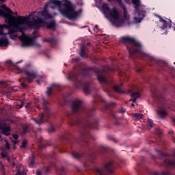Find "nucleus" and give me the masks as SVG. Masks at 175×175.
<instances>
[{
    "mask_svg": "<svg viewBox=\"0 0 175 175\" xmlns=\"http://www.w3.org/2000/svg\"><path fill=\"white\" fill-rule=\"evenodd\" d=\"M9 46V40L6 38L0 39V47H8Z\"/></svg>",
    "mask_w": 175,
    "mask_h": 175,
    "instance_id": "5701e85b",
    "label": "nucleus"
},
{
    "mask_svg": "<svg viewBox=\"0 0 175 175\" xmlns=\"http://www.w3.org/2000/svg\"><path fill=\"white\" fill-rule=\"evenodd\" d=\"M23 133H28L29 132V127L27 125H24L22 129Z\"/></svg>",
    "mask_w": 175,
    "mask_h": 175,
    "instance_id": "2f4dec72",
    "label": "nucleus"
},
{
    "mask_svg": "<svg viewBox=\"0 0 175 175\" xmlns=\"http://www.w3.org/2000/svg\"><path fill=\"white\" fill-rule=\"evenodd\" d=\"M34 38H29L27 40H23L22 42V47H29V46H33Z\"/></svg>",
    "mask_w": 175,
    "mask_h": 175,
    "instance_id": "6ab92c4d",
    "label": "nucleus"
},
{
    "mask_svg": "<svg viewBox=\"0 0 175 175\" xmlns=\"http://www.w3.org/2000/svg\"><path fill=\"white\" fill-rule=\"evenodd\" d=\"M6 24L3 25V30L4 28L9 29L8 35H13L16 32L24 33V27H21L20 25H27L29 28L32 29H36L39 27V22L35 20L33 12L27 16H19L18 18L12 16V19ZM5 34L8 35V33Z\"/></svg>",
    "mask_w": 175,
    "mask_h": 175,
    "instance_id": "f03ea898",
    "label": "nucleus"
},
{
    "mask_svg": "<svg viewBox=\"0 0 175 175\" xmlns=\"http://www.w3.org/2000/svg\"><path fill=\"white\" fill-rule=\"evenodd\" d=\"M36 175H42V172H40V170H37Z\"/></svg>",
    "mask_w": 175,
    "mask_h": 175,
    "instance_id": "864d4df0",
    "label": "nucleus"
},
{
    "mask_svg": "<svg viewBox=\"0 0 175 175\" xmlns=\"http://www.w3.org/2000/svg\"><path fill=\"white\" fill-rule=\"evenodd\" d=\"M50 172V168H46L45 171V174H47Z\"/></svg>",
    "mask_w": 175,
    "mask_h": 175,
    "instance_id": "5fc2aeb1",
    "label": "nucleus"
},
{
    "mask_svg": "<svg viewBox=\"0 0 175 175\" xmlns=\"http://www.w3.org/2000/svg\"><path fill=\"white\" fill-rule=\"evenodd\" d=\"M150 92H152V95L155 99H158L162 96L161 92H159V90L155 88L152 85H151Z\"/></svg>",
    "mask_w": 175,
    "mask_h": 175,
    "instance_id": "dca6fc26",
    "label": "nucleus"
},
{
    "mask_svg": "<svg viewBox=\"0 0 175 175\" xmlns=\"http://www.w3.org/2000/svg\"><path fill=\"white\" fill-rule=\"evenodd\" d=\"M53 90H59V85L53 83L51 87L47 88V96H51V95H53Z\"/></svg>",
    "mask_w": 175,
    "mask_h": 175,
    "instance_id": "aec40b11",
    "label": "nucleus"
},
{
    "mask_svg": "<svg viewBox=\"0 0 175 175\" xmlns=\"http://www.w3.org/2000/svg\"><path fill=\"white\" fill-rule=\"evenodd\" d=\"M19 107H20V109L24 107V104H23V103L21 104V105H19Z\"/></svg>",
    "mask_w": 175,
    "mask_h": 175,
    "instance_id": "13d9d810",
    "label": "nucleus"
},
{
    "mask_svg": "<svg viewBox=\"0 0 175 175\" xmlns=\"http://www.w3.org/2000/svg\"><path fill=\"white\" fill-rule=\"evenodd\" d=\"M155 133L157 135H159V136H161L162 135V131L159 129H157L155 130Z\"/></svg>",
    "mask_w": 175,
    "mask_h": 175,
    "instance_id": "a19ab883",
    "label": "nucleus"
},
{
    "mask_svg": "<svg viewBox=\"0 0 175 175\" xmlns=\"http://www.w3.org/2000/svg\"><path fill=\"white\" fill-rule=\"evenodd\" d=\"M91 70L92 69L86 68L83 69L80 73L70 72L67 79L69 81H72L76 88H83L85 94H90L91 85L90 83L84 80V77L85 76H91Z\"/></svg>",
    "mask_w": 175,
    "mask_h": 175,
    "instance_id": "7ed1b4c3",
    "label": "nucleus"
},
{
    "mask_svg": "<svg viewBox=\"0 0 175 175\" xmlns=\"http://www.w3.org/2000/svg\"><path fill=\"white\" fill-rule=\"evenodd\" d=\"M38 14H41L42 17H44V18L49 19V18H53V16H51V14H49V11L44 8V10L39 12Z\"/></svg>",
    "mask_w": 175,
    "mask_h": 175,
    "instance_id": "4be33fe9",
    "label": "nucleus"
},
{
    "mask_svg": "<svg viewBox=\"0 0 175 175\" xmlns=\"http://www.w3.org/2000/svg\"><path fill=\"white\" fill-rule=\"evenodd\" d=\"M1 157L2 158H8V153H6V152H1Z\"/></svg>",
    "mask_w": 175,
    "mask_h": 175,
    "instance_id": "09e8293b",
    "label": "nucleus"
},
{
    "mask_svg": "<svg viewBox=\"0 0 175 175\" xmlns=\"http://www.w3.org/2000/svg\"><path fill=\"white\" fill-rule=\"evenodd\" d=\"M42 40L43 42H46L47 43H50L52 47H54L55 46L57 45V43H58V40H57V38H55L53 37L44 38Z\"/></svg>",
    "mask_w": 175,
    "mask_h": 175,
    "instance_id": "f3484780",
    "label": "nucleus"
},
{
    "mask_svg": "<svg viewBox=\"0 0 175 175\" xmlns=\"http://www.w3.org/2000/svg\"><path fill=\"white\" fill-rule=\"evenodd\" d=\"M116 2L118 3L120 8L123 10L124 12V18H126L128 16V11L126 10V7H125V5L124 3H122V0H116ZM108 2H111V0H108Z\"/></svg>",
    "mask_w": 175,
    "mask_h": 175,
    "instance_id": "a211bd4d",
    "label": "nucleus"
},
{
    "mask_svg": "<svg viewBox=\"0 0 175 175\" xmlns=\"http://www.w3.org/2000/svg\"><path fill=\"white\" fill-rule=\"evenodd\" d=\"M122 85L123 84L121 83L120 85L113 86L114 91H116V92H119L120 94H124Z\"/></svg>",
    "mask_w": 175,
    "mask_h": 175,
    "instance_id": "a878e982",
    "label": "nucleus"
},
{
    "mask_svg": "<svg viewBox=\"0 0 175 175\" xmlns=\"http://www.w3.org/2000/svg\"><path fill=\"white\" fill-rule=\"evenodd\" d=\"M53 132H55V126H54L53 124H51V126L49 129V133H53Z\"/></svg>",
    "mask_w": 175,
    "mask_h": 175,
    "instance_id": "4c0bfd02",
    "label": "nucleus"
},
{
    "mask_svg": "<svg viewBox=\"0 0 175 175\" xmlns=\"http://www.w3.org/2000/svg\"><path fill=\"white\" fill-rule=\"evenodd\" d=\"M18 175H22V174H21V172H18ZM23 175H25V174H23Z\"/></svg>",
    "mask_w": 175,
    "mask_h": 175,
    "instance_id": "0e129e2a",
    "label": "nucleus"
},
{
    "mask_svg": "<svg viewBox=\"0 0 175 175\" xmlns=\"http://www.w3.org/2000/svg\"><path fill=\"white\" fill-rule=\"evenodd\" d=\"M63 6L64 8L59 9V12L68 20H75V18H79L80 14H81V11H76V7L73 5L69 0H64Z\"/></svg>",
    "mask_w": 175,
    "mask_h": 175,
    "instance_id": "39448f33",
    "label": "nucleus"
},
{
    "mask_svg": "<svg viewBox=\"0 0 175 175\" xmlns=\"http://www.w3.org/2000/svg\"><path fill=\"white\" fill-rule=\"evenodd\" d=\"M113 72H116V68L108 66H104L103 68L102 72H100L99 70H97V80H98L101 85H106L107 87H109V85H111V84H113V81L111 80L109 81L107 79V76H110Z\"/></svg>",
    "mask_w": 175,
    "mask_h": 175,
    "instance_id": "423d86ee",
    "label": "nucleus"
},
{
    "mask_svg": "<svg viewBox=\"0 0 175 175\" xmlns=\"http://www.w3.org/2000/svg\"><path fill=\"white\" fill-rule=\"evenodd\" d=\"M103 91H105V92H107V94H108V96H111L110 95V94L109 93V90L107 88H104V89H103Z\"/></svg>",
    "mask_w": 175,
    "mask_h": 175,
    "instance_id": "3c124183",
    "label": "nucleus"
},
{
    "mask_svg": "<svg viewBox=\"0 0 175 175\" xmlns=\"http://www.w3.org/2000/svg\"><path fill=\"white\" fill-rule=\"evenodd\" d=\"M102 9L104 10V14H106V13H109L111 9L109 7V5L106 3H104L102 5Z\"/></svg>",
    "mask_w": 175,
    "mask_h": 175,
    "instance_id": "bb28decb",
    "label": "nucleus"
},
{
    "mask_svg": "<svg viewBox=\"0 0 175 175\" xmlns=\"http://www.w3.org/2000/svg\"><path fill=\"white\" fill-rule=\"evenodd\" d=\"M70 133H67L65 135H64L62 137V139H65V140H68L70 141Z\"/></svg>",
    "mask_w": 175,
    "mask_h": 175,
    "instance_id": "e433bc0d",
    "label": "nucleus"
},
{
    "mask_svg": "<svg viewBox=\"0 0 175 175\" xmlns=\"http://www.w3.org/2000/svg\"><path fill=\"white\" fill-rule=\"evenodd\" d=\"M9 64H10V65H13L14 66V64H13V62H12V60L9 61Z\"/></svg>",
    "mask_w": 175,
    "mask_h": 175,
    "instance_id": "052dcab7",
    "label": "nucleus"
},
{
    "mask_svg": "<svg viewBox=\"0 0 175 175\" xmlns=\"http://www.w3.org/2000/svg\"><path fill=\"white\" fill-rule=\"evenodd\" d=\"M65 172V170L64 168L62 169V173H64Z\"/></svg>",
    "mask_w": 175,
    "mask_h": 175,
    "instance_id": "e2e57ef3",
    "label": "nucleus"
},
{
    "mask_svg": "<svg viewBox=\"0 0 175 175\" xmlns=\"http://www.w3.org/2000/svg\"><path fill=\"white\" fill-rule=\"evenodd\" d=\"M0 36H6V33L3 31V25H0Z\"/></svg>",
    "mask_w": 175,
    "mask_h": 175,
    "instance_id": "ea45409f",
    "label": "nucleus"
},
{
    "mask_svg": "<svg viewBox=\"0 0 175 175\" xmlns=\"http://www.w3.org/2000/svg\"><path fill=\"white\" fill-rule=\"evenodd\" d=\"M33 46H36V47H38V49H40V47H41L40 44H39V42H36L35 40H34V42H33Z\"/></svg>",
    "mask_w": 175,
    "mask_h": 175,
    "instance_id": "a18cd8bd",
    "label": "nucleus"
},
{
    "mask_svg": "<svg viewBox=\"0 0 175 175\" xmlns=\"http://www.w3.org/2000/svg\"><path fill=\"white\" fill-rule=\"evenodd\" d=\"M157 17L159 18V22L163 23V25L161 27V29H167V28H170V29H172V21L170 20V21L167 23L166 20L163 19L161 16L157 15Z\"/></svg>",
    "mask_w": 175,
    "mask_h": 175,
    "instance_id": "2eb2a0df",
    "label": "nucleus"
},
{
    "mask_svg": "<svg viewBox=\"0 0 175 175\" xmlns=\"http://www.w3.org/2000/svg\"><path fill=\"white\" fill-rule=\"evenodd\" d=\"M73 61H79V59L77 58L73 59Z\"/></svg>",
    "mask_w": 175,
    "mask_h": 175,
    "instance_id": "69168bd1",
    "label": "nucleus"
},
{
    "mask_svg": "<svg viewBox=\"0 0 175 175\" xmlns=\"http://www.w3.org/2000/svg\"><path fill=\"white\" fill-rule=\"evenodd\" d=\"M79 54L81 57H82L83 58H87V57H88V55H87V53H85V47L84 46H82L81 47V51Z\"/></svg>",
    "mask_w": 175,
    "mask_h": 175,
    "instance_id": "cd10ccee",
    "label": "nucleus"
},
{
    "mask_svg": "<svg viewBox=\"0 0 175 175\" xmlns=\"http://www.w3.org/2000/svg\"><path fill=\"white\" fill-rule=\"evenodd\" d=\"M6 2V0H0L1 3H5Z\"/></svg>",
    "mask_w": 175,
    "mask_h": 175,
    "instance_id": "4d7b16f0",
    "label": "nucleus"
},
{
    "mask_svg": "<svg viewBox=\"0 0 175 175\" xmlns=\"http://www.w3.org/2000/svg\"><path fill=\"white\" fill-rule=\"evenodd\" d=\"M131 96L133 98H131L130 101L136 102V99H137V98H140V93H139V92H132Z\"/></svg>",
    "mask_w": 175,
    "mask_h": 175,
    "instance_id": "393cba45",
    "label": "nucleus"
},
{
    "mask_svg": "<svg viewBox=\"0 0 175 175\" xmlns=\"http://www.w3.org/2000/svg\"><path fill=\"white\" fill-rule=\"evenodd\" d=\"M117 167H118L117 163H116L114 160H109L103 165V169L97 168L96 169V172L98 173L99 175L113 174L114 169Z\"/></svg>",
    "mask_w": 175,
    "mask_h": 175,
    "instance_id": "6e6552de",
    "label": "nucleus"
},
{
    "mask_svg": "<svg viewBox=\"0 0 175 175\" xmlns=\"http://www.w3.org/2000/svg\"><path fill=\"white\" fill-rule=\"evenodd\" d=\"M27 144H28V141L27 139H24L22 142V145L21 146V148H27Z\"/></svg>",
    "mask_w": 175,
    "mask_h": 175,
    "instance_id": "c9c22d12",
    "label": "nucleus"
},
{
    "mask_svg": "<svg viewBox=\"0 0 175 175\" xmlns=\"http://www.w3.org/2000/svg\"><path fill=\"white\" fill-rule=\"evenodd\" d=\"M33 165H35V155L32 154L31 159L30 161L29 167H32L33 166Z\"/></svg>",
    "mask_w": 175,
    "mask_h": 175,
    "instance_id": "f704fd0d",
    "label": "nucleus"
},
{
    "mask_svg": "<svg viewBox=\"0 0 175 175\" xmlns=\"http://www.w3.org/2000/svg\"><path fill=\"white\" fill-rule=\"evenodd\" d=\"M55 148H58V146L57 145L55 146Z\"/></svg>",
    "mask_w": 175,
    "mask_h": 175,
    "instance_id": "774afa93",
    "label": "nucleus"
},
{
    "mask_svg": "<svg viewBox=\"0 0 175 175\" xmlns=\"http://www.w3.org/2000/svg\"><path fill=\"white\" fill-rule=\"evenodd\" d=\"M146 56L148 57V59H149L150 62H156L155 58L154 57H151L148 55H146Z\"/></svg>",
    "mask_w": 175,
    "mask_h": 175,
    "instance_id": "58836bf2",
    "label": "nucleus"
},
{
    "mask_svg": "<svg viewBox=\"0 0 175 175\" xmlns=\"http://www.w3.org/2000/svg\"><path fill=\"white\" fill-rule=\"evenodd\" d=\"M0 129L1 131V133L5 135V136H9L10 135L11 129L10 126H9L4 120H2L0 118Z\"/></svg>",
    "mask_w": 175,
    "mask_h": 175,
    "instance_id": "f8f14e48",
    "label": "nucleus"
},
{
    "mask_svg": "<svg viewBox=\"0 0 175 175\" xmlns=\"http://www.w3.org/2000/svg\"><path fill=\"white\" fill-rule=\"evenodd\" d=\"M131 106H132L133 107H135V104H134V103H132V104H131Z\"/></svg>",
    "mask_w": 175,
    "mask_h": 175,
    "instance_id": "338daca9",
    "label": "nucleus"
},
{
    "mask_svg": "<svg viewBox=\"0 0 175 175\" xmlns=\"http://www.w3.org/2000/svg\"><path fill=\"white\" fill-rule=\"evenodd\" d=\"M5 147L6 150H10V144H9V142H5Z\"/></svg>",
    "mask_w": 175,
    "mask_h": 175,
    "instance_id": "37998d69",
    "label": "nucleus"
},
{
    "mask_svg": "<svg viewBox=\"0 0 175 175\" xmlns=\"http://www.w3.org/2000/svg\"><path fill=\"white\" fill-rule=\"evenodd\" d=\"M98 102L103 103L104 107L102 109L103 111H106V110L111 109V107L116 106V103H107V101L99 94L96 96L94 100L92 103V106H93L92 108H87L83 106V103H84L83 100L76 98L71 103V109L74 114H84V116H86L88 118V119H84L83 118H74L69 115L70 113L67 114V117H68L70 120V125L71 126L77 125L81 129V131H79V139L75 140L77 143H80V142L85 143V147H88L89 151H90V153L83 154L73 151L71 152V155L74 159H87L88 161L92 162V161L96 158V154L105 155V154L107 153L109 151V147L104 145L99 146L98 151L92 150H91V148L88 147V140H90V139L95 140V137L91 135L90 129H98L99 126V120L94 116H95V111L96 110L95 106L98 105Z\"/></svg>",
    "mask_w": 175,
    "mask_h": 175,
    "instance_id": "f257e3e1",
    "label": "nucleus"
},
{
    "mask_svg": "<svg viewBox=\"0 0 175 175\" xmlns=\"http://www.w3.org/2000/svg\"><path fill=\"white\" fill-rule=\"evenodd\" d=\"M5 16V11L0 9V17Z\"/></svg>",
    "mask_w": 175,
    "mask_h": 175,
    "instance_id": "8fccbe9b",
    "label": "nucleus"
},
{
    "mask_svg": "<svg viewBox=\"0 0 175 175\" xmlns=\"http://www.w3.org/2000/svg\"><path fill=\"white\" fill-rule=\"evenodd\" d=\"M1 9L4 10V16H2V17L5 18V23H10L12 17H14V16H13L14 12H13L10 8H8L5 4L1 5Z\"/></svg>",
    "mask_w": 175,
    "mask_h": 175,
    "instance_id": "9b49d317",
    "label": "nucleus"
},
{
    "mask_svg": "<svg viewBox=\"0 0 175 175\" xmlns=\"http://www.w3.org/2000/svg\"><path fill=\"white\" fill-rule=\"evenodd\" d=\"M125 111H126V110L125 109H124V108H120V109H118V113H125Z\"/></svg>",
    "mask_w": 175,
    "mask_h": 175,
    "instance_id": "49530a36",
    "label": "nucleus"
},
{
    "mask_svg": "<svg viewBox=\"0 0 175 175\" xmlns=\"http://www.w3.org/2000/svg\"><path fill=\"white\" fill-rule=\"evenodd\" d=\"M155 151H156V152H157V154H159V155L160 157H161V158H165L166 157H169V154L164 153L161 150H159L158 149H155Z\"/></svg>",
    "mask_w": 175,
    "mask_h": 175,
    "instance_id": "c756f323",
    "label": "nucleus"
},
{
    "mask_svg": "<svg viewBox=\"0 0 175 175\" xmlns=\"http://www.w3.org/2000/svg\"><path fill=\"white\" fill-rule=\"evenodd\" d=\"M94 32H99V26H98L97 25H96L94 26Z\"/></svg>",
    "mask_w": 175,
    "mask_h": 175,
    "instance_id": "de8ad7c7",
    "label": "nucleus"
},
{
    "mask_svg": "<svg viewBox=\"0 0 175 175\" xmlns=\"http://www.w3.org/2000/svg\"><path fill=\"white\" fill-rule=\"evenodd\" d=\"M135 12L139 18L134 17L133 21L135 24H139L142 23V21L143 20V18L146 17V10H142L141 11H135Z\"/></svg>",
    "mask_w": 175,
    "mask_h": 175,
    "instance_id": "ddd939ff",
    "label": "nucleus"
},
{
    "mask_svg": "<svg viewBox=\"0 0 175 175\" xmlns=\"http://www.w3.org/2000/svg\"><path fill=\"white\" fill-rule=\"evenodd\" d=\"M0 84L1 85H2V87H4V88H6L8 87V84H6V82L3 81H1Z\"/></svg>",
    "mask_w": 175,
    "mask_h": 175,
    "instance_id": "79ce46f5",
    "label": "nucleus"
},
{
    "mask_svg": "<svg viewBox=\"0 0 175 175\" xmlns=\"http://www.w3.org/2000/svg\"><path fill=\"white\" fill-rule=\"evenodd\" d=\"M157 114L161 117V118H163L164 117H166L167 116V113L165 109H161L157 111Z\"/></svg>",
    "mask_w": 175,
    "mask_h": 175,
    "instance_id": "c85d7f7f",
    "label": "nucleus"
},
{
    "mask_svg": "<svg viewBox=\"0 0 175 175\" xmlns=\"http://www.w3.org/2000/svg\"><path fill=\"white\" fill-rule=\"evenodd\" d=\"M33 15L34 20L36 21H38L39 24V27H36V29H39L40 28H42V27H46L47 29H52V31H55V21H53L49 23H47V22L42 19V18L39 17V15H38V12H34Z\"/></svg>",
    "mask_w": 175,
    "mask_h": 175,
    "instance_id": "9d476101",
    "label": "nucleus"
},
{
    "mask_svg": "<svg viewBox=\"0 0 175 175\" xmlns=\"http://www.w3.org/2000/svg\"><path fill=\"white\" fill-rule=\"evenodd\" d=\"M20 72L21 73H24V75H26V76H27L25 79H19V82L21 83V87H22L23 88H27V84H25L24 81H25V80H27L28 83H32V81H33V80L36 79V72L35 71L29 72L28 71V70L25 68H21Z\"/></svg>",
    "mask_w": 175,
    "mask_h": 175,
    "instance_id": "1a4fd4ad",
    "label": "nucleus"
},
{
    "mask_svg": "<svg viewBox=\"0 0 175 175\" xmlns=\"http://www.w3.org/2000/svg\"><path fill=\"white\" fill-rule=\"evenodd\" d=\"M134 120H142L143 118V114L140 113H134L133 114Z\"/></svg>",
    "mask_w": 175,
    "mask_h": 175,
    "instance_id": "7c9ffc66",
    "label": "nucleus"
},
{
    "mask_svg": "<svg viewBox=\"0 0 175 175\" xmlns=\"http://www.w3.org/2000/svg\"><path fill=\"white\" fill-rule=\"evenodd\" d=\"M119 76H120V77H124V79H129L128 75L123 71H119Z\"/></svg>",
    "mask_w": 175,
    "mask_h": 175,
    "instance_id": "72a5a7b5",
    "label": "nucleus"
},
{
    "mask_svg": "<svg viewBox=\"0 0 175 175\" xmlns=\"http://www.w3.org/2000/svg\"><path fill=\"white\" fill-rule=\"evenodd\" d=\"M42 102H43V107H44V113H41L38 118H31L36 124H38V125H42L45 121H47V119L50 118V116L53 114V112H51V109L49 107V102L46 101L44 98H42Z\"/></svg>",
    "mask_w": 175,
    "mask_h": 175,
    "instance_id": "0eeeda50",
    "label": "nucleus"
},
{
    "mask_svg": "<svg viewBox=\"0 0 175 175\" xmlns=\"http://www.w3.org/2000/svg\"><path fill=\"white\" fill-rule=\"evenodd\" d=\"M148 174L150 175H172V174L170 172H166V171H163L161 173H158L157 172L149 171Z\"/></svg>",
    "mask_w": 175,
    "mask_h": 175,
    "instance_id": "b1692460",
    "label": "nucleus"
},
{
    "mask_svg": "<svg viewBox=\"0 0 175 175\" xmlns=\"http://www.w3.org/2000/svg\"><path fill=\"white\" fill-rule=\"evenodd\" d=\"M147 126H149L150 129H151V128L154 126V121H152L151 119H148Z\"/></svg>",
    "mask_w": 175,
    "mask_h": 175,
    "instance_id": "473e14b6",
    "label": "nucleus"
},
{
    "mask_svg": "<svg viewBox=\"0 0 175 175\" xmlns=\"http://www.w3.org/2000/svg\"><path fill=\"white\" fill-rule=\"evenodd\" d=\"M36 82H37L38 84H40V80L38 79V80L36 81Z\"/></svg>",
    "mask_w": 175,
    "mask_h": 175,
    "instance_id": "680f3d73",
    "label": "nucleus"
},
{
    "mask_svg": "<svg viewBox=\"0 0 175 175\" xmlns=\"http://www.w3.org/2000/svg\"><path fill=\"white\" fill-rule=\"evenodd\" d=\"M17 143H18V141H17V139L13 141L14 144H17Z\"/></svg>",
    "mask_w": 175,
    "mask_h": 175,
    "instance_id": "6e6d98bb",
    "label": "nucleus"
},
{
    "mask_svg": "<svg viewBox=\"0 0 175 175\" xmlns=\"http://www.w3.org/2000/svg\"><path fill=\"white\" fill-rule=\"evenodd\" d=\"M111 117L112 118H113V120H118V116H117L116 114H114L113 113H111Z\"/></svg>",
    "mask_w": 175,
    "mask_h": 175,
    "instance_id": "c03bdc74",
    "label": "nucleus"
},
{
    "mask_svg": "<svg viewBox=\"0 0 175 175\" xmlns=\"http://www.w3.org/2000/svg\"><path fill=\"white\" fill-rule=\"evenodd\" d=\"M120 40L124 43H129L126 48L129 53V58L135 59L136 54H141L142 55H146L143 50H142V44L136 41V40L130 36H123Z\"/></svg>",
    "mask_w": 175,
    "mask_h": 175,
    "instance_id": "20e7f679",
    "label": "nucleus"
},
{
    "mask_svg": "<svg viewBox=\"0 0 175 175\" xmlns=\"http://www.w3.org/2000/svg\"><path fill=\"white\" fill-rule=\"evenodd\" d=\"M115 125H120V122L118 121L115 122Z\"/></svg>",
    "mask_w": 175,
    "mask_h": 175,
    "instance_id": "bf43d9fd",
    "label": "nucleus"
},
{
    "mask_svg": "<svg viewBox=\"0 0 175 175\" xmlns=\"http://www.w3.org/2000/svg\"><path fill=\"white\" fill-rule=\"evenodd\" d=\"M108 13L113 20H120V14H118V10H117V9L113 8Z\"/></svg>",
    "mask_w": 175,
    "mask_h": 175,
    "instance_id": "412c9836",
    "label": "nucleus"
},
{
    "mask_svg": "<svg viewBox=\"0 0 175 175\" xmlns=\"http://www.w3.org/2000/svg\"><path fill=\"white\" fill-rule=\"evenodd\" d=\"M50 3H51L52 5H51V9H55V7L58 8L59 12V9H62L61 8V6H62V2L59 1V0H51L49 3H46V8H49V6L50 5Z\"/></svg>",
    "mask_w": 175,
    "mask_h": 175,
    "instance_id": "4468645a",
    "label": "nucleus"
},
{
    "mask_svg": "<svg viewBox=\"0 0 175 175\" xmlns=\"http://www.w3.org/2000/svg\"><path fill=\"white\" fill-rule=\"evenodd\" d=\"M12 137H14L15 139V140H17V139H18V135L13 134Z\"/></svg>",
    "mask_w": 175,
    "mask_h": 175,
    "instance_id": "603ef678",
    "label": "nucleus"
}]
</instances>
